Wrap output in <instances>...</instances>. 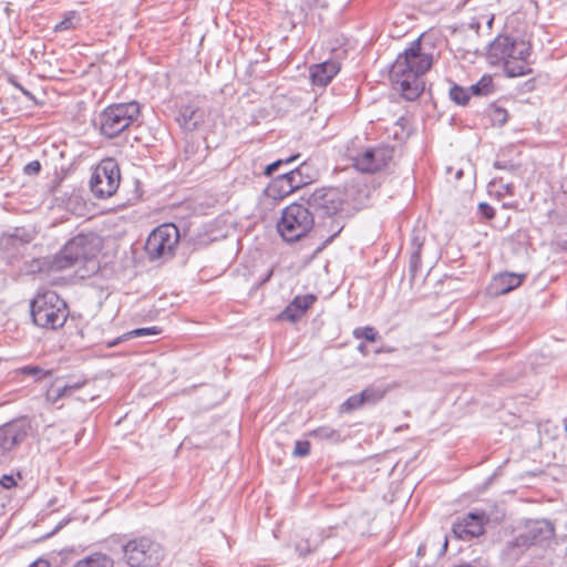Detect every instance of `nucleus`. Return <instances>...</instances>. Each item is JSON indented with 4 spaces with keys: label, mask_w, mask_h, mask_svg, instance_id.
Segmentation results:
<instances>
[{
    "label": "nucleus",
    "mask_w": 567,
    "mask_h": 567,
    "mask_svg": "<svg viewBox=\"0 0 567 567\" xmlns=\"http://www.w3.org/2000/svg\"><path fill=\"white\" fill-rule=\"evenodd\" d=\"M435 49L429 37L420 35L403 53L399 54L390 69V79L400 86L402 95L413 101L423 91L420 78L432 66Z\"/></svg>",
    "instance_id": "f257e3e1"
},
{
    "label": "nucleus",
    "mask_w": 567,
    "mask_h": 567,
    "mask_svg": "<svg viewBox=\"0 0 567 567\" xmlns=\"http://www.w3.org/2000/svg\"><path fill=\"white\" fill-rule=\"evenodd\" d=\"M122 556V560L128 567H155L163 557V548L159 544L147 537H140L126 544L115 542L111 554L94 553L78 560L73 567H113L120 560L114 556Z\"/></svg>",
    "instance_id": "f03ea898"
},
{
    "label": "nucleus",
    "mask_w": 567,
    "mask_h": 567,
    "mask_svg": "<svg viewBox=\"0 0 567 567\" xmlns=\"http://www.w3.org/2000/svg\"><path fill=\"white\" fill-rule=\"evenodd\" d=\"M532 43L529 39L518 34H499L488 45L487 59L491 64H503L508 78L530 74L529 56Z\"/></svg>",
    "instance_id": "7ed1b4c3"
},
{
    "label": "nucleus",
    "mask_w": 567,
    "mask_h": 567,
    "mask_svg": "<svg viewBox=\"0 0 567 567\" xmlns=\"http://www.w3.org/2000/svg\"><path fill=\"white\" fill-rule=\"evenodd\" d=\"M140 115L141 107L135 101L114 103L105 107L93 121V124L102 136L114 138L133 125Z\"/></svg>",
    "instance_id": "20e7f679"
},
{
    "label": "nucleus",
    "mask_w": 567,
    "mask_h": 567,
    "mask_svg": "<svg viewBox=\"0 0 567 567\" xmlns=\"http://www.w3.org/2000/svg\"><path fill=\"white\" fill-rule=\"evenodd\" d=\"M32 321L43 329H59L64 326L69 310L65 301L55 291L39 292L30 303Z\"/></svg>",
    "instance_id": "39448f33"
},
{
    "label": "nucleus",
    "mask_w": 567,
    "mask_h": 567,
    "mask_svg": "<svg viewBox=\"0 0 567 567\" xmlns=\"http://www.w3.org/2000/svg\"><path fill=\"white\" fill-rule=\"evenodd\" d=\"M313 225V213L306 202L292 203L282 210L277 229L285 241L295 243L306 236Z\"/></svg>",
    "instance_id": "423d86ee"
},
{
    "label": "nucleus",
    "mask_w": 567,
    "mask_h": 567,
    "mask_svg": "<svg viewBox=\"0 0 567 567\" xmlns=\"http://www.w3.org/2000/svg\"><path fill=\"white\" fill-rule=\"evenodd\" d=\"M555 535L554 525L546 519L533 520L526 524L514 542L507 544L503 555L507 561H515L523 553V548L543 545L553 539Z\"/></svg>",
    "instance_id": "0eeeda50"
},
{
    "label": "nucleus",
    "mask_w": 567,
    "mask_h": 567,
    "mask_svg": "<svg viewBox=\"0 0 567 567\" xmlns=\"http://www.w3.org/2000/svg\"><path fill=\"white\" fill-rule=\"evenodd\" d=\"M95 256V248L89 236L78 235L69 240L59 254L48 261V269L62 271L75 265L91 260Z\"/></svg>",
    "instance_id": "6e6552de"
},
{
    "label": "nucleus",
    "mask_w": 567,
    "mask_h": 567,
    "mask_svg": "<svg viewBox=\"0 0 567 567\" xmlns=\"http://www.w3.org/2000/svg\"><path fill=\"white\" fill-rule=\"evenodd\" d=\"M121 182V172L114 158L102 159L94 169L90 188L96 198H109L113 196Z\"/></svg>",
    "instance_id": "1a4fd4ad"
},
{
    "label": "nucleus",
    "mask_w": 567,
    "mask_h": 567,
    "mask_svg": "<svg viewBox=\"0 0 567 567\" xmlns=\"http://www.w3.org/2000/svg\"><path fill=\"white\" fill-rule=\"evenodd\" d=\"M178 239L177 227L173 224H163L150 234L145 251L151 259L172 257Z\"/></svg>",
    "instance_id": "9d476101"
},
{
    "label": "nucleus",
    "mask_w": 567,
    "mask_h": 567,
    "mask_svg": "<svg viewBox=\"0 0 567 567\" xmlns=\"http://www.w3.org/2000/svg\"><path fill=\"white\" fill-rule=\"evenodd\" d=\"M306 202L310 212L320 216H333L338 214L344 205V194L339 188H318L307 198Z\"/></svg>",
    "instance_id": "9b49d317"
},
{
    "label": "nucleus",
    "mask_w": 567,
    "mask_h": 567,
    "mask_svg": "<svg viewBox=\"0 0 567 567\" xmlns=\"http://www.w3.org/2000/svg\"><path fill=\"white\" fill-rule=\"evenodd\" d=\"M30 429L25 420H14L0 426V465L11 460L12 451L28 437Z\"/></svg>",
    "instance_id": "f8f14e48"
},
{
    "label": "nucleus",
    "mask_w": 567,
    "mask_h": 567,
    "mask_svg": "<svg viewBox=\"0 0 567 567\" xmlns=\"http://www.w3.org/2000/svg\"><path fill=\"white\" fill-rule=\"evenodd\" d=\"M394 148L388 145L368 148L353 157V166L362 173L383 169L393 158Z\"/></svg>",
    "instance_id": "ddd939ff"
},
{
    "label": "nucleus",
    "mask_w": 567,
    "mask_h": 567,
    "mask_svg": "<svg viewBox=\"0 0 567 567\" xmlns=\"http://www.w3.org/2000/svg\"><path fill=\"white\" fill-rule=\"evenodd\" d=\"M488 520L484 512L468 513L453 524V534L462 540H471L484 533V525Z\"/></svg>",
    "instance_id": "4468645a"
},
{
    "label": "nucleus",
    "mask_w": 567,
    "mask_h": 567,
    "mask_svg": "<svg viewBox=\"0 0 567 567\" xmlns=\"http://www.w3.org/2000/svg\"><path fill=\"white\" fill-rule=\"evenodd\" d=\"M207 110L196 103L181 106L176 121L181 128L193 132L200 127L207 116Z\"/></svg>",
    "instance_id": "2eb2a0df"
},
{
    "label": "nucleus",
    "mask_w": 567,
    "mask_h": 567,
    "mask_svg": "<svg viewBox=\"0 0 567 567\" xmlns=\"http://www.w3.org/2000/svg\"><path fill=\"white\" fill-rule=\"evenodd\" d=\"M384 396V392L380 389L369 386L362 390L358 394H353L348 398L340 406L339 413H351L358 409H361L365 404H374Z\"/></svg>",
    "instance_id": "dca6fc26"
},
{
    "label": "nucleus",
    "mask_w": 567,
    "mask_h": 567,
    "mask_svg": "<svg viewBox=\"0 0 567 567\" xmlns=\"http://www.w3.org/2000/svg\"><path fill=\"white\" fill-rule=\"evenodd\" d=\"M307 163H301L298 167L280 175L278 182L286 184V187L284 185L281 186L284 193L290 194L295 189L310 183L311 177L307 173Z\"/></svg>",
    "instance_id": "f3484780"
},
{
    "label": "nucleus",
    "mask_w": 567,
    "mask_h": 567,
    "mask_svg": "<svg viewBox=\"0 0 567 567\" xmlns=\"http://www.w3.org/2000/svg\"><path fill=\"white\" fill-rule=\"evenodd\" d=\"M86 382V379H81L74 382L60 384V379H56L48 389L45 400L50 404H56L60 400L70 398L75 391L82 389Z\"/></svg>",
    "instance_id": "a211bd4d"
},
{
    "label": "nucleus",
    "mask_w": 567,
    "mask_h": 567,
    "mask_svg": "<svg viewBox=\"0 0 567 567\" xmlns=\"http://www.w3.org/2000/svg\"><path fill=\"white\" fill-rule=\"evenodd\" d=\"M340 71V64L337 61H324L313 64L310 68V78L315 85L326 86Z\"/></svg>",
    "instance_id": "6ab92c4d"
},
{
    "label": "nucleus",
    "mask_w": 567,
    "mask_h": 567,
    "mask_svg": "<svg viewBox=\"0 0 567 567\" xmlns=\"http://www.w3.org/2000/svg\"><path fill=\"white\" fill-rule=\"evenodd\" d=\"M315 295L297 296L280 313V318L295 322L299 320L316 301Z\"/></svg>",
    "instance_id": "aec40b11"
},
{
    "label": "nucleus",
    "mask_w": 567,
    "mask_h": 567,
    "mask_svg": "<svg viewBox=\"0 0 567 567\" xmlns=\"http://www.w3.org/2000/svg\"><path fill=\"white\" fill-rule=\"evenodd\" d=\"M28 241L20 236L18 229L14 234H3L0 236V254L6 258L14 257Z\"/></svg>",
    "instance_id": "412c9836"
},
{
    "label": "nucleus",
    "mask_w": 567,
    "mask_h": 567,
    "mask_svg": "<svg viewBox=\"0 0 567 567\" xmlns=\"http://www.w3.org/2000/svg\"><path fill=\"white\" fill-rule=\"evenodd\" d=\"M523 281V276L517 274H502L497 278H495V285H497V293H507L513 289L520 286Z\"/></svg>",
    "instance_id": "4be33fe9"
},
{
    "label": "nucleus",
    "mask_w": 567,
    "mask_h": 567,
    "mask_svg": "<svg viewBox=\"0 0 567 567\" xmlns=\"http://www.w3.org/2000/svg\"><path fill=\"white\" fill-rule=\"evenodd\" d=\"M159 333H162V329L156 326L147 327V328H137V329H134L132 331H128V332L122 334L116 340L111 342L110 346H116L121 341L133 339V338H144V337L157 336Z\"/></svg>",
    "instance_id": "5701e85b"
},
{
    "label": "nucleus",
    "mask_w": 567,
    "mask_h": 567,
    "mask_svg": "<svg viewBox=\"0 0 567 567\" xmlns=\"http://www.w3.org/2000/svg\"><path fill=\"white\" fill-rule=\"evenodd\" d=\"M310 435L318 440L330 441L333 443H338L342 440L340 431H338L329 425H323V426L317 427L316 430L310 432Z\"/></svg>",
    "instance_id": "b1692460"
},
{
    "label": "nucleus",
    "mask_w": 567,
    "mask_h": 567,
    "mask_svg": "<svg viewBox=\"0 0 567 567\" xmlns=\"http://www.w3.org/2000/svg\"><path fill=\"white\" fill-rule=\"evenodd\" d=\"M486 114L494 126H502L507 122V111L495 103L487 106Z\"/></svg>",
    "instance_id": "393cba45"
},
{
    "label": "nucleus",
    "mask_w": 567,
    "mask_h": 567,
    "mask_svg": "<svg viewBox=\"0 0 567 567\" xmlns=\"http://www.w3.org/2000/svg\"><path fill=\"white\" fill-rule=\"evenodd\" d=\"M474 95H488L494 91L493 78L491 75H483L481 80L471 85L470 87Z\"/></svg>",
    "instance_id": "a878e982"
},
{
    "label": "nucleus",
    "mask_w": 567,
    "mask_h": 567,
    "mask_svg": "<svg viewBox=\"0 0 567 567\" xmlns=\"http://www.w3.org/2000/svg\"><path fill=\"white\" fill-rule=\"evenodd\" d=\"M414 250L410 256V262H409V271L411 276V280H414L417 270L421 267V247L422 243H420L417 239H414L412 243Z\"/></svg>",
    "instance_id": "bb28decb"
},
{
    "label": "nucleus",
    "mask_w": 567,
    "mask_h": 567,
    "mask_svg": "<svg viewBox=\"0 0 567 567\" xmlns=\"http://www.w3.org/2000/svg\"><path fill=\"white\" fill-rule=\"evenodd\" d=\"M19 372L23 375L33 378L34 381H41L52 375V370H45L40 365H25L20 368Z\"/></svg>",
    "instance_id": "cd10ccee"
},
{
    "label": "nucleus",
    "mask_w": 567,
    "mask_h": 567,
    "mask_svg": "<svg viewBox=\"0 0 567 567\" xmlns=\"http://www.w3.org/2000/svg\"><path fill=\"white\" fill-rule=\"evenodd\" d=\"M79 21H80V18L78 17L76 12L70 11V12L65 13L62 21H60L54 27V31L62 32V31H66V30H72L76 27Z\"/></svg>",
    "instance_id": "c85d7f7f"
},
{
    "label": "nucleus",
    "mask_w": 567,
    "mask_h": 567,
    "mask_svg": "<svg viewBox=\"0 0 567 567\" xmlns=\"http://www.w3.org/2000/svg\"><path fill=\"white\" fill-rule=\"evenodd\" d=\"M200 145L194 141H187L183 151L184 159L190 161L192 163H198L202 159V155H199Z\"/></svg>",
    "instance_id": "c756f323"
},
{
    "label": "nucleus",
    "mask_w": 567,
    "mask_h": 567,
    "mask_svg": "<svg viewBox=\"0 0 567 567\" xmlns=\"http://www.w3.org/2000/svg\"><path fill=\"white\" fill-rule=\"evenodd\" d=\"M470 93L462 86L454 84L450 89V97L458 105H465L470 100Z\"/></svg>",
    "instance_id": "7c9ffc66"
},
{
    "label": "nucleus",
    "mask_w": 567,
    "mask_h": 567,
    "mask_svg": "<svg viewBox=\"0 0 567 567\" xmlns=\"http://www.w3.org/2000/svg\"><path fill=\"white\" fill-rule=\"evenodd\" d=\"M300 157L299 154H296V155H292V156H289L285 159L280 158V159H277L275 161L274 163L269 164L266 166L265 168V175L267 176H272L275 174V172H277V169L284 165V164H289V163H292L295 162L296 159H298Z\"/></svg>",
    "instance_id": "2f4dec72"
},
{
    "label": "nucleus",
    "mask_w": 567,
    "mask_h": 567,
    "mask_svg": "<svg viewBox=\"0 0 567 567\" xmlns=\"http://www.w3.org/2000/svg\"><path fill=\"white\" fill-rule=\"evenodd\" d=\"M353 336L357 339H365L368 341L374 342L378 338V332L372 327H363V328H357L353 331Z\"/></svg>",
    "instance_id": "473e14b6"
},
{
    "label": "nucleus",
    "mask_w": 567,
    "mask_h": 567,
    "mask_svg": "<svg viewBox=\"0 0 567 567\" xmlns=\"http://www.w3.org/2000/svg\"><path fill=\"white\" fill-rule=\"evenodd\" d=\"M310 442L309 441H297L295 443V449L292 455L296 457H305L310 454Z\"/></svg>",
    "instance_id": "72a5a7b5"
},
{
    "label": "nucleus",
    "mask_w": 567,
    "mask_h": 567,
    "mask_svg": "<svg viewBox=\"0 0 567 567\" xmlns=\"http://www.w3.org/2000/svg\"><path fill=\"white\" fill-rule=\"evenodd\" d=\"M318 539H313L312 544H310V540L309 539H306L305 540V544L302 543H297L296 544V550L299 553V555H306L308 553H310L313 548H316L318 546Z\"/></svg>",
    "instance_id": "f704fd0d"
},
{
    "label": "nucleus",
    "mask_w": 567,
    "mask_h": 567,
    "mask_svg": "<svg viewBox=\"0 0 567 567\" xmlns=\"http://www.w3.org/2000/svg\"><path fill=\"white\" fill-rule=\"evenodd\" d=\"M478 210L486 219H492L495 216V210L487 203H481L478 205Z\"/></svg>",
    "instance_id": "c9c22d12"
},
{
    "label": "nucleus",
    "mask_w": 567,
    "mask_h": 567,
    "mask_svg": "<svg viewBox=\"0 0 567 567\" xmlns=\"http://www.w3.org/2000/svg\"><path fill=\"white\" fill-rule=\"evenodd\" d=\"M41 171V164L39 161H32L24 166V173L27 175H37Z\"/></svg>",
    "instance_id": "e433bc0d"
},
{
    "label": "nucleus",
    "mask_w": 567,
    "mask_h": 567,
    "mask_svg": "<svg viewBox=\"0 0 567 567\" xmlns=\"http://www.w3.org/2000/svg\"><path fill=\"white\" fill-rule=\"evenodd\" d=\"M0 485L6 489H10L17 485V482L12 475L4 474L0 478Z\"/></svg>",
    "instance_id": "4c0bfd02"
},
{
    "label": "nucleus",
    "mask_w": 567,
    "mask_h": 567,
    "mask_svg": "<svg viewBox=\"0 0 567 567\" xmlns=\"http://www.w3.org/2000/svg\"><path fill=\"white\" fill-rule=\"evenodd\" d=\"M329 1H330V0H305L306 4H307L309 8H313V7H321V8H326V7H328Z\"/></svg>",
    "instance_id": "58836bf2"
},
{
    "label": "nucleus",
    "mask_w": 567,
    "mask_h": 567,
    "mask_svg": "<svg viewBox=\"0 0 567 567\" xmlns=\"http://www.w3.org/2000/svg\"><path fill=\"white\" fill-rule=\"evenodd\" d=\"M11 83H12L17 89H19V90L22 92V94H23L24 96H27V97H28V99H30V100H34L33 94H32L29 90L24 89V87H23L21 84H19L17 81H12Z\"/></svg>",
    "instance_id": "ea45409f"
},
{
    "label": "nucleus",
    "mask_w": 567,
    "mask_h": 567,
    "mask_svg": "<svg viewBox=\"0 0 567 567\" xmlns=\"http://www.w3.org/2000/svg\"><path fill=\"white\" fill-rule=\"evenodd\" d=\"M68 522H69V520H62V522H60V523L56 525V527H55V528H54L50 534H48L45 537H50V536L54 535L55 533H58L61 528H63V527L66 525V523H68Z\"/></svg>",
    "instance_id": "a19ab883"
},
{
    "label": "nucleus",
    "mask_w": 567,
    "mask_h": 567,
    "mask_svg": "<svg viewBox=\"0 0 567 567\" xmlns=\"http://www.w3.org/2000/svg\"><path fill=\"white\" fill-rule=\"evenodd\" d=\"M342 228H343V226H339L338 230H337L333 235H331V236L326 240V243H331V241L334 239V237H336V236H338V235L340 234V231L342 230Z\"/></svg>",
    "instance_id": "79ce46f5"
},
{
    "label": "nucleus",
    "mask_w": 567,
    "mask_h": 567,
    "mask_svg": "<svg viewBox=\"0 0 567 567\" xmlns=\"http://www.w3.org/2000/svg\"><path fill=\"white\" fill-rule=\"evenodd\" d=\"M272 274H274V270H272V269H270V270L267 272V275L265 276V278L261 280V284H266L267 281H269V279L271 278Z\"/></svg>",
    "instance_id": "37998d69"
},
{
    "label": "nucleus",
    "mask_w": 567,
    "mask_h": 567,
    "mask_svg": "<svg viewBox=\"0 0 567 567\" xmlns=\"http://www.w3.org/2000/svg\"><path fill=\"white\" fill-rule=\"evenodd\" d=\"M358 350H359L361 353L365 354L367 346H365L364 343H360V344L358 346Z\"/></svg>",
    "instance_id": "c03bdc74"
},
{
    "label": "nucleus",
    "mask_w": 567,
    "mask_h": 567,
    "mask_svg": "<svg viewBox=\"0 0 567 567\" xmlns=\"http://www.w3.org/2000/svg\"><path fill=\"white\" fill-rule=\"evenodd\" d=\"M446 548H447V538H446V537H444V540H443V544H442V550H441V551H442V553H444V551L446 550Z\"/></svg>",
    "instance_id": "a18cd8bd"
},
{
    "label": "nucleus",
    "mask_w": 567,
    "mask_h": 567,
    "mask_svg": "<svg viewBox=\"0 0 567 567\" xmlns=\"http://www.w3.org/2000/svg\"><path fill=\"white\" fill-rule=\"evenodd\" d=\"M424 550H425V545H421L417 549V555H422Z\"/></svg>",
    "instance_id": "49530a36"
},
{
    "label": "nucleus",
    "mask_w": 567,
    "mask_h": 567,
    "mask_svg": "<svg viewBox=\"0 0 567 567\" xmlns=\"http://www.w3.org/2000/svg\"><path fill=\"white\" fill-rule=\"evenodd\" d=\"M496 168H505V165L501 164L499 162L495 163Z\"/></svg>",
    "instance_id": "de8ad7c7"
},
{
    "label": "nucleus",
    "mask_w": 567,
    "mask_h": 567,
    "mask_svg": "<svg viewBox=\"0 0 567 567\" xmlns=\"http://www.w3.org/2000/svg\"><path fill=\"white\" fill-rule=\"evenodd\" d=\"M40 560L32 561L28 567H38Z\"/></svg>",
    "instance_id": "09e8293b"
},
{
    "label": "nucleus",
    "mask_w": 567,
    "mask_h": 567,
    "mask_svg": "<svg viewBox=\"0 0 567 567\" xmlns=\"http://www.w3.org/2000/svg\"><path fill=\"white\" fill-rule=\"evenodd\" d=\"M563 248H564L565 250H567V240H566V241H564V244H563Z\"/></svg>",
    "instance_id": "8fccbe9b"
},
{
    "label": "nucleus",
    "mask_w": 567,
    "mask_h": 567,
    "mask_svg": "<svg viewBox=\"0 0 567 567\" xmlns=\"http://www.w3.org/2000/svg\"><path fill=\"white\" fill-rule=\"evenodd\" d=\"M462 176V171H460L457 174H456V177H461Z\"/></svg>",
    "instance_id": "3c124183"
},
{
    "label": "nucleus",
    "mask_w": 567,
    "mask_h": 567,
    "mask_svg": "<svg viewBox=\"0 0 567 567\" xmlns=\"http://www.w3.org/2000/svg\"><path fill=\"white\" fill-rule=\"evenodd\" d=\"M565 431H566V433H567V423L565 424Z\"/></svg>",
    "instance_id": "603ef678"
},
{
    "label": "nucleus",
    "mask_w": 567,
    "mask_h": 567,
    "mask_svg": "<svg viewBox=\"0 0 567 567\" xmlns=\"http://www.w3.org/2000/svg\"><path fill=\"white\" fill-rule=\"evenodd\" d=\"M464 567H471L470 565H465Z\"/></svg>",
    "instance_id": "864d4df0"
}]
</instances>
